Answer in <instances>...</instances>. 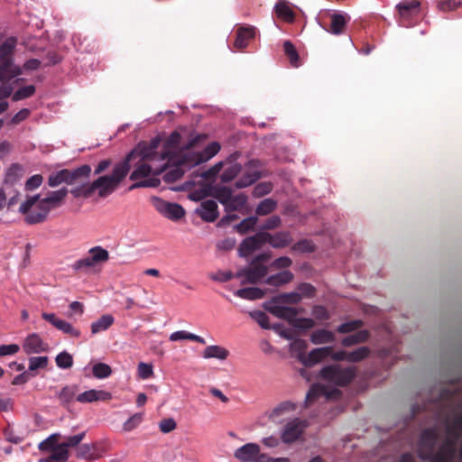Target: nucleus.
<instances>
[{
    "label": "nucleus",
    "mask_w": 462,
    "mask_h": 462,
    "mask_svg": "<svg viewBox=\"0 0 462 462\" xmlns=\"http://www.w3.org/2000/svg\"><path fill=\"white\" fill-rule=\"evenodd\" d=\"M445 439L436 449L438 431L435 428L424 430L419 439L418 454L429 462H455L457 443L462 436V412L445 422ZM396 462H419L411 453H405Z\"/></svg>",
    "instance_id": "1"
},
{
    "label": "nucleus",
    "mask_w": 462,
    "mask_h": 462,
    "mask_svg": "<svg viewBox=\"0 0 462 462\" xmlns=\"http://www.w3.org/2000/svg\"><path fill=\"white\" fill-rule=\"evenodd\" d=\"M158 141H152L149 146L141 150L142 161L138 162L134 170L130 174V180H137L149 177L157 176L167 169V164L171 161L170 151L164 147L160 153L156 152Z\"/></svg>",
    "instance_id": "2"
},
{
    "label": "nucleus",
    "mask_w": 462,
    "mask_h": 462,
    "mask_svg": "<svg viewBox=\"0 0 462 462\" xmlns=\"http://www.w3.org/2000/svg\"><path fill=\"white\" fill-rule=\"evenodd\" d=\"M130 153L125 160L116 163L112 174L102 175L90 183V189L93 193L97 191L99 197L105 198L112 194L119 186L121 181L125 178L130 171Z\"/></svg>",
    "instance_id": "3"
},
{
    "label": "nucleus",
    "mask_w": 462,
    "mask_h": 462,
    "mask_svg": "<svg viewBox=\"0 0 462 462\" xmlns=\"http://www.w3.org/2000/svg\"><path fill=\"white\" fill-rule=\"evenodd\" d=\"M17 44L15 37L7 38L0 44V81L6 83L22 74V69L14 60V51Z\"/></svg>",
    "instance_id": "4"
},
{
    "label": "nucleus",
    "mask_w": 462,
    "mask_h": 462,
    "mask_svg": "<svg viewBox=\"0 0 462 462\" xmlns=\"http://www.w3.org/2000/svg\"><path fill=\"white\" fill-rule=\"evenodd\" d=\"M356 369L354 366L343 367L339 365L324 366L319 371V377L334 385L346 386L356 377Z\"/></svg>",
    "instance_id": "5"
},
{
    "label": "nucleus",
    "mask_w": 462,
    "mask_h": 462,
    "mask_svg": "<svg viewBox=\"0 0 462 462\" xmlns=\"http://www.w3.org/2000/svg\"><path fill=\"white\" fill-rule=\"evenodd\" d=\"M19 211L25 214V222L34 225L43 222L49 215V208L42 205L40 195H33L26 199L20 208Z\"/></svg>",
    "instance_id": "6"
},
{
    "label": "nucleus",
    "mask_w": 462,
    "mask_h": 462,
    "mask_svg": "<svg viewBox=\"0 0 462 462\" xmlns=\"http://www.w3.org/2000/svg\"><path fill=\"white\" fill-rule=\"evenodd\" d=\"M267 273V265L262 263L251 262L248 266L241 268L236 273V278H240L242 284H254L263 279Z\"/></svg>",
    "instance_id": "7"
},
{
    "label": "nucleus",
    "mask_w": 462,
    "mask_h": 462,
    "mask_svg": "<svg viewBox=\"0 0 462 462\" xmlns=\"http://www.w3.org/2000/svg\"><path fill=\"white\" fill-rule=\"evenodd\" d=\"M154 207L159 213L171 221H179L185 215V210L180 204L162 199H154Z\"/></svg>",
    "instance_id": "8"
},
{
    "label": "nucleus",
    "mask_w": 462,
    "mask_h": 462,
    "mask_svg": "<svg viewBox=\"0 0 462 462\" xmlns=\"http://www.w3.org/2000/svg\"><path fill=\"white\" fill-rule=\"evenodd\" d=\"M306 427L305 420L299 418L289 420L281 432L282 441L286 444L295 442L302 435Z\"/></svg>",
    "instance_id": "9"
},
{
    "label": "nucleus",
    "mask_w": 462,
    "mask_h": 462,
    "mask_svg": "<svg viewBox=\"0 0 462 462\" xmlns=\"http://www.w3.org/2000/svg\"><path fill=\"white\" fill-rule=\"evenodd\" d=\"M420 4L418 0H402L397 5L401 20L400 23L403 26L409 27L411 24L408 23L411 18L416 17L420 14Z\"/></svg>",
    "instance_id": "10"
},
{
    "label": "nucleus",
    "mask_w": 462,
    "mask_h": 462,
    "mask_svg": "<svg viewBox=\"0 0 462 462\" xmlns=\"http://www.w3.org/2000/svg\"><path fill=\"white\" fill-rule=\"evenodd\" d=\"M190 159L188 154H185L178 163L171 166L163 175L165 182H174L180 180L185 171L190 170L194 166L189 165Z\"/></svg>",
    "instance_id": "11"
},
{
    "label": "nucleus",
    "mask_w": 462,
    "mask_h": 462,
    "mask_svg": "<svg viewBox=\"0 0 462 462\" xmlns=\"http://www.w3.org/2000/svg\"><path fill=\"white\" fill-rule=\"evenodd\" d=\"M220 144L217 142H212L201 152L187 153L190 159L189 165L197 166L208 162L220 151Z\"/></svg>",
    "instance_id": "12"
},
{
    "label": "nucleus",
    "mask_w": 462,
    "mask_h": 462,
    "mask_svg": "<svg viewBox=\"0 0 462 462\" xmlns=\"http://www.w3.org/2000/svg\"><path fill=\"white\" fill-rule=\"evenodd\" d=\"M297 408V404L291 401H284L280 402L272 410L265 412V415L270 420L274 423L280 424L282 422L285 415L294 411Z\"/></svg>",
    "instance_id": "13"
},
{
    "label": "nucleus",
    "mask_w": 462,
    "mask_h": 462,
    "mask_svg": "<svg viewBox=\"0 0 462 462\" xmlns=\"http://www.w3.org/2000/svg\"><path fill=\"white\" fill-rule=\"evenodd\" d=\"M331 346H322L314 348L309 354H300L298 359L306 366H311L330 356Z\"/></svg>",
    "instance_id": "14"
},
{
    "label": "nucleus",
    "mask_w": 462,
    "mask_h": 462,
    "mask_svg": "<svg viewBox=\"0 0 462 462\" xmlns=\"http://www.w3.org/2000/svg\"><path fill=\"white\" fill-rule=\"evenodd\" d=\"M262 455L256 443H246L235 451V457L242 462H256Z\"/></svg>",
    "instance_id": "15"
},
{
    "label": "nucleus",
    "mask_w": 462,
    "mask_h": 462,
    "mask_svg": "<svg viewBox=\"0 0 462 462\" xmlns=\"http://www.w3.org/2000/svg\"><path fill=\"white\" fill-rule=\"evenodd\" d=\"M69 190L63 187L58 190L49 192L46 198L41 199L42 205L49 208V212L55 208H58L64 199L67 197Z\"/></svg>",
    "instance_id": "16"
},
{
    "label": "nucleus",
    "mask_w": 462,
    "mask_h": 462,
    "mask_svg": "<svg viewBox=\"0 0 462 462\" xmlns=\"http://www.w3.org/2000/svg\"><path fill=\"white\" fill-rule=\"evenodd\" d=\"M217 208L216 201L208 199L201 203L197 211L204 221L214 222L218 217Z\"/></svg>",
    "instance_id": "17"
},
{
    "label": "nucleus",
    "mask_w": 462,
    "mask_h": 462,
    "mask_svg": "<svg viewBox=\"0 0 462 462\" xmlns=\"http://www.w3.org/2000/svg\"><path fill=\"white\" fill-rule=\"evenodd\" d=\"M339 392L336 389L332 391H328L327 387L324 384L321 383H314L310 386L307 395L305 403L306 405L308 402H312L314 399L319 397V396H325L326 399H329L334 397L335 395H337Z\"/></svg>",
    "instance_id": "18"
},
{
    "label": "nucleus",
    "mask_w": 462,
    "mask_h": 462,
    "mask_svg": "<svg viewBox=\"0 0 462 462\" xmlns=\"http://www.w3.org/2000/svg\"><path fill=\"white\" fill-rule=\"evenodd\" d=\"M23 350L27 354H39L46 350V345L38 334L29 335L23 345Z\"/></svg>",
    "instance_id": "19"
},
{
    "label": "nucleus",
    "mask_w": 462,
    "mask_h": 462,
    "mask_svg": "<svg viewBox=\"0 0 462 462\" xmlns=\"http://www.w3.org/2000/svg\"><path fill=\"white\" fill-rule=\"evenodd\" d=\"M111 394L106 391L91 389L77 395L76 400L80 403H89L97 401H106Z\"/></svg>",
    "instance_id": "20"
},
{
    "label": "nucleus",
    "mask_w": 462,
    "mask_h": 462,
    "mask_svg": "<svg viewBox=\"0 0 462 462\" xmlns=\"http://www.w3.org/2000/svg\"><path fill=\"white\" fill-rule=\"evenodd\" d=\"M68 185H73L81 179H88L91 173V167L88 164H83L74 170L64 169Z\"/></svg>",
    "instance_id": "21"
},
{
    "label": "nucleus",
    "mask_w": 462,
    "mask_h": 462,
    "mask_svg": "<svg viewBox=\"0 0 462 462\" xmlns=\"http://www.w3.org/2000/svg\"><path fill=\"white\" fill-rule=\"evenodd\" d=\"M255 36V28L254 26H242L236 31L235 47L244 49L248 46L249 41Z\"/></svg>",
    "instance_id": "22"
},
{
    "label": "nucleus",
    "mask_w": 462,
    "mask_h": 462,
    "mask_svg": "<svg viewBox=\"0 0 462 462\" xmlns=\"http://www.w3.org/2000/svg\"><path fill=\"white\" fill-rule=\"evenodd\" d=\"M330 29L328 30V32L335 35H339L343 33L344 28L349 22L350 17L345 13H333L330 15Z\"/></svg>",
    "instance_id": "23"
},
{
    "label": "nucleus",
    "mask_w": 462,
    "mask_h": 462,
    "mask_svg": "<svg viewBox=\"0 0 462 462\" xmlns=\"http://www.w3.org/2000/svg\"><path fill=\"white\" fill-rule=\"evenodd\" d=\"M292 236L289 231L270 233L269 245L275 249L284 248L292 243Z\"/></svg>",
    "instance_id": "24"
},
{
    "label": "nucleus",
    "mask_w": 462,
    "mask_h": 462,
    "mask_svg": "<svg viewBox=\"0 0 462 462\" xmlns=\"http://www.w3.org/2000/svg\"><path fill=\"white\" fill-rule=\"evenodd\" d=\"M229 356V351L218 345H211L207 346L202 352L204 359H217L219 361L226 360Z\"/></svg>",
    "instance_id": "25"
},
{
    "label": "nucleus",
    "mask_w": 462,
    "mask_h": 462,
    "mask_svg": "<svg viewBox=\"0 0 462 462\" xmlns=\"http://www.w3.org/2000/svg\"><path fill=\"white\" fill-rule=\"evenodd\" d=\"M292 273L291 271L285 270L267 277L264 282L268 285L280 287L283 284L290 282L292 280Z\"/></svg>",
    "instance_id": "26"
},
{
    "label": "nucleus",
    "mask_w": 462,
    "mask_h": 462,
    "mask_svg": "<svg viewBox=\"0 0 462 462\" xmlns=\"http://www.w3.org/2000/svg\"><path fill=\"white\" fill-rule=\"evenodd\" d=\"M115 319L111 314H105L91 324V333L93 335L107 330L114 323Z\"/></svg>",
    "instance_id": "27"
},
{
    "label": "nucleus",
    "mask_w": 462,
    "mask_h": 462,
    "mask_svg": "<svg viewBox=\"0 0 462 462\" xmlns=\"http://www.w3.org/2000/svg\"><path fill=\"white\" fill-rule=\"evenodd\" d=\"M310 341L315 345L332 343L335 341V335L328 329H317L310 335Z\"/></svg>",
    "instance_id": "28"
},
{
    "label": "nucleus",
    "mask_w": 462,
    "mask_h": 462,
    "mask_svg": "<svg viewBox=\"0 0 462 462\" xmlns=\"http://www.w3.org/2000/svg\"><path fill=\"white\" fill-rule=\"evenodd\" d=\"M234 294L241 299L248 300H259L264 296L263 291L256 287L238 289L234 292Z\"/></svg>",
    "instance_id": "29"
},
{
    "label": "nucleus",
    "mask_w": 462,
    "mask_h": 462,
    "mask_svg": "<svg viewBox=\"0 0 462 462\" xmlns=\"http://www.w3.org/2000/svg\"><path fill=\"white\" fill-rule=\"evenodd\" d=\"M169 338L171 341L173 342L189 339L203 345L206 344V341L202 337L186 330L175 331L170 335Z\"/></svg>",
    "instance_id": "30"
},
{
    "label": "nucleus",
    "mask_w": 462,
    "mask_h": 462,
    "mask_svg": "<svg viewBox=\"0 0 462 462\" xmlns=\"http://www.w3.org/2000/svg\"><path fill=\"white\" fill-rule=\"evenodd\" d=\"M368 337L369 332L367 330H359L353 335L344 337L341 341V344L344 346H351L367 341Z\"/></svg>",
    "instance_id": "31"
},
{
    "label": "nucleus",
    "mask_w": 462,
    "mask_h": 462,
    "mask_svg": "<svg viewBox=\"0 0 462 462\" xmlns=\"http://www.w3.org/2000/svg\"><path fill=\"white\" fill-rule=\"evenodd\" d=\"M242 170V166L237 162H230L226 164L222 174L220 175V180L222 182H229L233 180Z\"/></svg>",
    "instance_id": "32"
},
{
    "label": "nucleus",
    "mask_w": 462,
    "mask_h": 462,
    "mask_svg": "<svg viewBox=\"0 0 462 462\" xmlns=\"http://www.w3.org/2000/svg\"><path fill=\"white\" fill-rule=\"evenodd\" d=\"M88 254L90 256L95 265H97L101 263H105L109 259L108 251L99 245L91 247L88 250Z\"/></svg>",
    "instance_id": "33"
},
{
    "label": "nucleus",
    "mask_w": 462,
    "mask_h": 462,
    "mask_svg": "<svg viewBox=\"0 0 462 462\" xmlns=\"http://www.w3.org/2000/svg\"><path fill=\"white\" fill-rule=\"evenodd\" d=\"M257 249H259L258 244H256L254 237L251 236L242 241L238 252L241 257H247Z\"/></svg>",
    "instance_id": "34"
},
{
    "label": "nucleus",
    "mask_w": 462,
    "mask_h": 462,
    "mask_svg": "<svg viewBox=\"0 0 462 462\" xmlns=\"http://www.w3.org/2000/svg\"><path fill=\"white\" fill-rule=\"evenodd\" d=\"M277 208V201L272 198H267L260 201L255 208L257 216H266L273 212Z\"/></svg>",
    "instance_id": "35"
},
{
    "label": "nucleus",
    "mask_w": 462,
    "mask_h": 462,
    "mask_svg": "<svg viewBox=\"0 0 462 462\" xmlns=\"http://www.w3.org/2000/svg\"><path fill=\"white\" fill-rule=\"evenodd\" d=\"M259 179H260V174L258 171H252V172H246V173L243 174V176L236 181L235 186L237 189H244V188L253 185Z\"/></svg>",
    "instance_id": "36"
},
{
    "label": "nucleus",
    "mask_w": 462,
    "mask_h": 462,
    "mask_svg": "<svg viewBox=\"0 0 462 462\" xmlns=\"http://www.w3.org/2000/svg\"><path fill=\"white\" fill-rule=\"evenodd\" d=\"M77 386L76 385H66L64 386L58 394L59 400L63 405L69 404L74 399H76Z\"/></svg>",
    "instance_id": "37"
},
{
    "label": "nucleus",
    "mask_w": 462,
    "mask_h": 462,
    "mask_svg": "<svg viewBox=\"0 0 462 462\" xmlns=\"http://www.w3.org/2000/svg\"><path fill=\"white\" fill-rule=\"evenodd\" d=\"M35 91H36V88H35L34 85L23 86V87L18 88L14 93L12 92V94H11L12 100L14 102H17V101L26 99V98L33 96Z\"/></svg>",
    "instance_id": "38"
},
{
    "label": "nucleus",
    "mask_w": 462,
    "mask_h": 462,
    "mask_svg": "<svg viewBox=\"0 0 462 462\" xmlns=\"http://www.w3.org/2000/svg\"><path fill=\"white\" fill-rule=\"evenodd\" d=\"M249 316L263 329H271L272 325L269 322L267 314L260 310H252Z\"/></svg>",
    "instance_id": "39"
},
{
    "label": "nucleus",
    "mask_w": 462,
    "mask_h": 462,
    "mask_svg": "<svg viewBox=\"0 0 462 462\" xmlns=\"http://www.w3.org/2000/svg\"><path fill=\"white\" fill-rule=\"evenodd\" d=\"M214 196L223 206L226 207L231 200L232 189L226 186L216 187Z\"/></svg>",
    "instance_id": "40"
},
{
    "label": "nucleus",
    "mask_w": 462,
    "mask_h": 462,
    "mask_svg": "<svg viewBox=\"0 0 462 462\" xmlns=\"http://www.w3.org/2000/svg\"><path fill=\"white\" fill-rule=\"evenodd\" d=\"M95 263L88 254L71 264V268L75 272H88L90 268L95 267Z\"/></svg>",
    "instance_id": "41"
},
{
    "label": "nucleus",
    "mask_w": 462,
    "mask_h": 462,
    "mask_svg": "<svg viewBox=\"0 0 462 462\" xmlns=\"http://www.w3.org/2000/svg\"><path fill=\"white\" fill-rule=\"evenodd\" d=\"M246 202L247 197L245 194L240 193L235 196L232 194L231 200L226 206V209L231 211L238 210L244 208Z\"/></svg>",
    "instance_id": "42"
},
{
    "label": "nucleus",
    "mask_w": 462,
    "mask_h": 462,
    "mask_svg": "<svg viewBox=\"0 0 462 462\" xmlns=\"http://www.w3.org/2000/svg\"><path fill=\"white\" fill-rule=\"evenodd\" d=\"M50 459L54 462H67L69 459V450L61 444L56 445L50 454Z\"/></svg>",
    "instance_id": "43"
},
{
    "label": "nucleus",
    "mask_w": 462,
    "mask_h": 462,
    "mask_svg": "<svg viewBox=\"0 0 462 462\" xmlns=\"http://www.w3.org/2000/svg\"><path fill=\"white\" fill-rule=\"evenodd\" d=\"M370 354L367 346H360L351 352H347V362H359L366 358Z\"/></svg>",
    "instance_id": "44"
},
{
    "label": "nucleus",
    "mask_w": 462,
    "mask_h": 462,
    "mask_svg": "<svg viewBox=\"0 0 462 462\" xmlns=\"http://www.w3.org/2000/svg\"><path fill=\"white\" fill-rule=\"evenodd\" d=\"M275 10L278 14V16L283 18L286 21H292L293 20V12L291 9L288 6L286 2L282 0H279L275 4Z\"/></svg>",
    "instance_id": "45"
},
{
    "label": "nucleus",
    "mask_w": 462,
    "mask_h": 462,
    "mask_svg": "<svg viewBox=\"0 0 462 462\" xmlns=\"http://www.w3.org/2000/svg\"><path fill=\"white\" fill-rule=\"evenodd\" d=\"M283 49H284L285 54L288 56L289 60H290L291 64L293 67H299L300 66V62H299L300 58H299V54H298L294 45L290 41H286L283 43Z\"/></svg>",
    "instance_id": "46"
},
{
    "label": "nucleus",
    "mask_w": 462,
    "mask_h": 462,
    "mask_svg": "<svg viewBox=\"0 0 462 462\" xmlns=\"http://www.w3.org/2000/svg\"><path fill=\"white\" fill-rule=\"evenodd\" d=\"M92 373L96 378L105 379L112 374V369L105 363H97L92 366Z\"/></svg>",
    "instance_id": "47"
},
{
    "label": "nucleus",
    "mask_w": 462,
    "mask_h": 462,
    "mask_svg": "<svg viewBox=\"0 0 462 462\" xmlns=\"http://www.w3.org/2000/svg\"><path fill=\"white\" fill-rule=\"evenodd\" d=\"M94 450V445L82 444L77 449V457L87 460H93L96 458Z\"/></svg>",
    "instance_id": "48"
},
{
    "label": "nucleus",
    "mask_w": 462,
    "mask_h": 462,
    "mask_svg": "<svg viewBox=\"0 0 462 462\" xmlns=\"http://www.w3.org/2000/svg\"><path fill=\"white\" fill-rule=\"evenodd\" d=\"M282 302L280 300H277V297L273 299L266 306V310L271 312L273 315L279 319H282L283 313L285 311L286 306H282L280 304Z\"/></svg>",
    "instance_id": "49"
},
{
    "label": "nucleus",
    "mask_w": 462,
    "mask_h": 462,
    "mask_svg": "<svg viewBox=\"0 0 462 462\" xmlns=\"http://www.w3.org/2000/svg\"><path fill=\"white\" fill-rule=\"evenodd\" d=\"M55 361L57 366L61 369L70 368L73 365V357L67 351H63L57 355Z\"/></svg>",
    "instance_id": "50"
},
{
    "label": "nucleus",
    "mask_w": 462,
    "mask_h": 462,
    "mask_svg": "<svg viewBox=\"0 0 462 462\" xmlns=\"http://www.w3.org/2000/svg\"><path fill=\"white\" fill-rule=\"evenodd\" d=\"M291 250L297 253H311L315 250V245L309 239H301L292 245Z\"/></svg>",
    "instance_id": "51"
},
{
    "label": "nucleus",
    "mask_w": 462,
    "mask_h": 462,
    "mask_svg": "<svg viewBox=\"0 0 462 462\" xmlns=\"http://www.w3.org/2000/svg\"><path fill=\"white\" fill-rule=\"evenodd\" d=\"M363 326V321L361 319H355L351 321H347L340 324L337 328V331L340 334L350 333L361 328Z\"/></svg>",
    "instance_id": "52"
},
{
    "label": "nucleus",
    "mask_w": 462,
    "mask_h": 462,
    "mask_svg": "<svg viewBox=\"0 0 462 462\" xmlns=\"http://www.w3.org/2000/svg\"><path fill=\"white\" fill-rule=\"evenodd\" d=\"M65 170H60L52 172L48 179V185L51 188L57 187L61 183L67 184Z\"/></svg>",
    "instance_id": "53"
},
{
    "label": "nucleus",
    "mask_w": 462,
    "mask_h": 462,
    "mask_svg": "<svg viewBox=\"0 0 462 462\" xmlns=\"http://www.w3.org/2000/svg\"><path fill=\"white\" fill-rule=\"evenodd\" d=\"M56 328L60 330L64 334L70 335L71 337H80V331L78 328H74L72 326V324H70L69 322H68L64 319H60Z\"/></svg>",
    "instance_id": "54"
},
{
    "label": "nucleus",
    "mask_w": 462,
    "mask_h": 462,
    "mask_svg": "<svg viewBox=\"0 0 462 462\" xmlns=\"http://www.w3.org/2000/svg\"><path fill=\"white\" fill-rule=\"evenodd\" d=\"M257 223V217L252 216L243 219L238 225L236 226L237 232L245 234L253 229Z\"/></svg>",
    "instance_id": "55"
},
{
    "label": "nucleus",
    "mask_w": 462,
    "mask_h": 462,
    "mask_svg": "<svg viewBox=\"0 0 462 462\" xmlns=\"http://www.w3.org/2000/svg\"><path fill=\"white\" fill-rule=\"evenodd\" d=\"M70 193L75 198L85 197L88 198L93 194L92 189H90V183H82L79 186L74 187L70 189Z\"/></svg>",
    "instance_id": "56"
},
{
    "label": "nucleus",
    "mask_w": 462,
    "mask_h": 462,
    "mask_svg": "<svg viewBox=\"0 0 462 462\" xmlns=\"http://www.w3.org/2000/svg\"><path fill=\"white\" fill-rule=\"evenodd\" d=\"M13 88L11 87H0V115L5 113L8 107L9 103L6 98L12 94Z\"/></svg>",
    "instance_id": "57"
},
{
    "label": "nucleus",
    "mask_w": 462,
    "mask_h": 462,
    "mask_svg": "<svg viewBox=\"0 0 462 462\" xmlns=\"http://www.w3.org/2000/svg\"><path fill=\"white\" fill-rule=\"evenodd\" d=\"M143 420V414L142 413H135L132 415L124 424H123V430L125 431H132L135 428H137L140 423Z\"/></svg>",
    "instance_id": "58"
},
{
    "label": "nucleus",
    "mask_w": 462,
    "mask_h": 462,
    "mask_svg": "<svg viewBox=\"0 0 462 462\" xmlns=\"http://www.w3.org/2000/svg\"><path fill=\"white\" fill-rule=\"evenodd\" d=\"M311 314L317 320L325 321L330 318V314L326 307L322 305H315L311 310Z\"/></svg>",
    "instance_id": "59"
},
{
    "label": "nucleus",
    "mask_w": 462,
    "mask_h": 462,
    "mask_svg": "<svg viewBox=\"0 0 462 462\" xmlns=\"http://www.w3.org/2000/svg\"><path fill=\"white\" fill-rule=\"evenodd\" d=\"M48 365L47 356H32L29 358V371H35L39 368H44Z\"/></svg>",
    "instance_id": "60"
},
{
    "label": "nucleus",
    "mask_w": 462,
    "mask_h": 462,
    "mask_svg": "<svg viewBox=\"0 0 462 462\" xmlns=\"http://www.w3.org/2000/svg\"><path fill=\"white\" fill-rule=\"evenodd\" d=\"M137 374L141 379L146 380L153 374L152 365L140 362L137 366Z\"/></svg>",
    "instance_id": "61"
},
{
    "label": "nucleus",
    "mask_w": 462,
    "mask_h": 462,
    "mask_svg": "<svg viewBox=\"0 0 462 462\" xmlns=\"http://www.w3.org/2000/svg\"><path fill=\"white\" fill-rule=\"evenodd\" d=\"M273 190V185L270 182H261L257 184L253 189V196L260 198L269 194Z\"/></svg>",
    "instance_id": "62"
},
{
    "label": "nucleus",
    "mask_w": 462,
    "mask_h": 462,
    "mask_svg": "<svg viewBox=\"0 0 462 462\" xmlns=\"http://www.w3.org/2000/svg\"><path fill=\"white\" fill-rule=\"evenodd\" d=\"M282 225V219L279 216L273 215L267 218L262 225V230H273Z\"/></svg>",
    "instance_id": "63"
},
{
    "label": "nucleus",
    "mask_w": 462,
    "mask_h": 462,
    "mask_svg": "<svg viewBox=\"0 0 462 462\" xmlns=\"http://www.w3.org/2000/svg\"><path fill=\"white\" fill-rule=\"evenodd\" d=\"M223 167V162H219L213 165L211 168L203 171L199 176L204 180H211L214 179L221 171Z\"/></svg>",
    "instance_id": "64"
}]
</instances>
